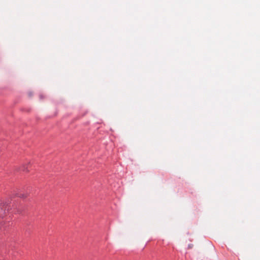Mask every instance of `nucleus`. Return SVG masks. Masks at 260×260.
<instances>
[{
  "label": "nucleus",
  "instance_id": "nucleus-3",
  "mask_svg": "<svg viewBox=\"0 0 260 260\" xmlns=\"http://www.w3.org/2000/svg\"><path fill=\"white\" fill-rule=\"evenodd\" d=\"M192 247H193V245L192 244H190L188 245L189 248H192Z\"/></svg>",
  "mask_w": 260,
  "mask_h": 260
},
{
  "label": "nucleus",
  "instance_id": "nucleus-2",
  "mask_svg": "<svg viewBox=\"0 0 260 260\" xmlns=\"http://www.w3.org/2000/svg\"><path fill=\"white\" fill-rule=\"evenodd\" d=\"M23 171H27V167H26L25 165H23L22 168Z\"/></svg>",
  "mask_w": 260,
  "mask_h": 260
},
{
  "label": "nucleus",
  "instance_id": "nucleus-1",
  "mask_svg": "<svg viewBox=\"0 0 260 260\" xmlns=\"http://www.w3.org/2000/svg\"><path fill=\"white\" fill-rule=\"evenodd\" d=\"M9 207L7 202L1 201L0 202V217H3L6 213V210H8Z\"/></svg>",
  "mask_w": 260,
  "mask_h": 260
}]
</instances>
